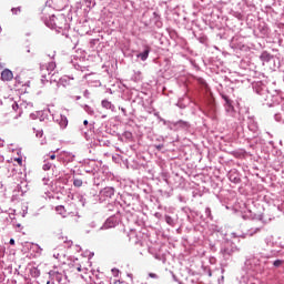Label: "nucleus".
Returning <instances> with one entry per match:
<instances>
[{
	"label": "nucleus",
	"instance_id": "obj_1",
	"mask_svg": "<svg viewBox=\"0 0 284 284\" xmlns=\"http://www.w3.org/2000/svg\"><path fill=\"white\" fill-rule=\"evenodd\" d=\"M270 221H272V217L267 220L265 219L264 214L255 215L253 217V225H256V223L257 225L248 229L245 233V236H254V234H258V232H261V230H263V227H265V224L270 223Z\"/></svg>",
	"mask_w": 284,
	"mask_h": 284
},
{
	"label": "nucleus",
	"instance_id": "obj_2",
	"mask_svg": "<svg viewBox=\"0 0 284 284\" xmlns=\"http://www.w3.org/2000/svg\"><path fill=\"white\" fill-rule=\"evenodd\" d=\"M163 125H166V128L169 130H172L173 132H179V130H190V122L187 121H176V122H172V121H166V120H162Z\"/></svg>",
	"mask_w": 284,
	"mask_h": 284
},
{
	"label": "nucleus",
	"instance_id": "obj_3",
	"mask_svg": "<svg viewBox=\"0 0 284 284\" xmlns=\"http://www.w3.org/2000/svg\"><path fill=\"white\" fill-rule=\"evenodd\" d=\"M252 88L255 94H258L267 101L270 99V91L267 90V85L263 81H257L252 83Z\"/></svg>",
	"mask_w": 284,
	"mask_h": 284
},
{
	"label": "nucleus",
	"instance_id": "obj_4",
	"mask_svg": "<svg viewBox=\"0 0 284 284\" xmlns=\"http://www.w3.org/2000/svg\"><path fill=\"white\" fill-rule=\"evenodd\" d=\"M222 99L225 101L224 109L227 114V116H232L233 119H236V110L234 109V105L232 104V100L225 94H222Z\"/></svg>",
	"mask_w": 284,
	"mask_h": 284
},
{
	"label": "nucleus",
	"instance_id": "obj_5",
	"mask_svg": "<svg viewBox=\"0 0 284 284\" xmlns=\"http://www.w3.org/2000/svg\"><path fill=\"white\" fill-rule=\"evenodd\" d=\"M65 16H52L51 22L53 23L54 28H59V30H63L65 26Z\"/></svg>",
	"mask_w": 284,
	"mask_h": 284
},
{
	"label": "nucleus",
	"instance_id": "obj_6",
	"mask_svg": "<svg viewBox=\"0 0 284 284\" xmlns=\"http://www.w3.org/2000/svg\"><path fill=\"white\" fill-rule=\"evenodd\" d=\"M224 258H230L236 252V245L234 244H226L222 250H221Z\"/></svg>",
	"mask_w": 284,
	"mask_h": 284
},
{
	"label": "nucleus",
	"instance_id": "obj_7",
	"mask_svg": "<svg viewBox=\"0 0 284 284\" xmlns=\"http://www.w3.org/2000/svg\"><path fill=\"white\" fill-rule=\"evenodd\" d=\"M246 123L250 132H253V134H256V132H258V123L256 122L254 116H248Z\"/></svg>",
	"mask_w": 284,
	"mask_h": 284
},
{
	"label": "nucleus",
	"instance_id": "obj_8",
	"mask_svg": "<svg viewBox=\"0 0 284 284\" xmlns=\"http://www.w3.org/2000/svg\"><path fill=\"white\" fill-rule=\"evenodd\" d=\"M229 180L231 183H235V185H239L241 183V174H239V171L236 170H231L229 172Z\"/></svg>",
	"mask_w": 284,
	"mask_h": 284
},
{
	"label": "nucleus",
	"instance_id": "obj_9",
	"mask_svg": "<svg viewBox=\"0 0 284 284\" xmlns=\"http://www.w3.org/2000/svg\"><path fill=\"white\" fill-rule=\"evenodd\" d=\"M14 79V73L10 69H4L1 72V81H12Z\"/></svg>",
	"mask_w": 284,
	"mask_h": 284
},
{
	"label": "nucleus",
	"instance_id": "obj_10",
	"mask_svg": "<svg viewBox=\"0 0 284 284\" xmlns=\"http://www.w3.org/2000/svg\"><path fill=\"white\" fill-rule=\"evenodd\" d=\"M260 59L263 63H270V61L274 59V55L267 51H263L262 54L260 55Z\"/></svg>",
	"mask_w": 284,
	"mask_h": 284
},
{
	"label": "nucleus",
	"instance_id": "obj_11",
	"mask_svg": "<svg viewBox=\"0 0 284 284\" xmlns=\"http://www.w3.org/2000/svg\"><path fill=\"white\" fill-rule=\"evenodd\" d=\"M165 223H168V225H170L171 227H174L176 225V222L170 215H165Z\"/></svg>",
	"mask_w": 284,
	"mask_h": 284
},
{
	"label": "nucleus",
	"instance_id": "obj_12",
	"mask_svg": "<svg viewBox=\"0 0 284 284\" xmlns=\"http://www.w3.org/2000/svg\"><path fill=\"white\" fill-rule=\"evenodd\" d=\"M115 223L113 219H108L106 222L104 223V229L108 230L110 227H114Z\"/></svg>",
	"mask_w": 284,
	"mask_h": 284
},
{
	"label": "nucleus",
	"instance_id": "obj_13",
	"mask_svg": "<svg viewBox=\"0 0 284 284\" xmlns=\"http://www.w3.org/2000/svg\"><path fill=\"white\" fill-rule=\"evenodd\" d=\"M55 69H57V63H54V62H49V63L47 64V70H48V72H49V74H50V72H54Z\"/></svg>",
	"mask_w": 284,
	"mask_h": 284
},
{
	"label": "nucleus",
	"instance_id": "obj_14",
	"mask_svg": "<svg viewBox=\"0 0 284 284\" xmlns=\"http://www.w3.org/2000/svg\"><path fill=\"white\" fill-rule=\"evenodd\" d=\"M102 108H105V110H112V102H110L108 100H103Z\"/></svg>",
	"mask_w": 284,
	"mask_h": 284
},
{
	"label": "nucleus",
	"instance_id": "obj_15",
	"mask_svg": "<svg viewBox=\"0 0 284 284\" xmlns=\"http://www.w3.org/2000/svg\"><path fill=\"white\" fill-rule=\"evenodd\" d=\"M74 187H81L83 185V180L81 179H74L73 180Z\"/></svg>",
	"mask_w": 284,
	"mask_h": 284
},
{
	"label": "nucleus",
	"instance_id": "obj_16",
	"mask_svg": "<svg viewBox=\"0 0 284 284\" xmlns=\"http://www.w3.org/2000/svg\"><path fill=\"white\" fill-rule=\"evenodd\" d=\"M284 261L283 260H275L273 262V266L278 268V267H283Z\"/></svg>",
	"mask_w": 284,
	"mask_h": 284
},
{
	"label": "nucleus",
	"instance_id": "obj_17",
	"mask_svg": "<svg viewBox=\"0 0 284 284\" xmlns=\"http://www.w3.org/2000/svg\"><path fill=\"white\" fill-rule=\"evenodd\" d=\"M55 211L58 212V214L63 215V214H65V206L59 205L55 207Z\"/></svg>",
	"mask_w": 284,
	"mask_h": 284
},
{
	"label": "nucleus",
	"instance_id": "obj_18",
	"mask_svg": "<svg viewBox=\"0 0 284 284\" xmlns=\"http://www.w3.org/2000/svg\"><path fill=\"white\" fill-rule=\"evenodd\" d=\"M150 57V47H145L143 51V61Z\"/></svg>",
	"mask_w": 284,
	"mask_h": 284
},
{
	"label": "nucleus",
	"instance_id": "obj_19",
	"mask_svg": "<svg viewBox=\"0 0 284 284\" xmlns=\"http://www.w3.org/2000/svg\"><path fill=\"white\" fill-rule=\"evenodd\" d=\"M152 22L155 23L156 28H162V26H163V22H161L158 17H155V18L151 21V23H152Z\"/></svg>",
	"mask_w": 284,
	"mask_h": 284
},
{
	"label": "nucleus",
	"instance_id": "obj_20",
	"mask_svg": "<svg viewBox=\"0 0 284 284\" xmlns=\"http://www.w3.org/2000/svg\"><path fill=\"white\" fill-rule=\"evenodd\" d=\"M205 216H206V219H211L212 220V209H210V207L205 209Z\"/></svg>",
	"mask_w": 284,
	"mask_h": 284
},
{
	"label": "nucleus",
	"instance_id": "obj_21",
	"mask_svg": "<svg viewBox=\"0 0 284 284\" xmlns=\"http://www.w3.org/2000/svg\"><path fill=\"white\" fill-rule=\"evenodd\" d=\"M16 82L18 83V85H23V81L21 80V75H17L14 78Z\"/></svg>",
	"mask_w": 284,
	"mask_h": 284
},
{
	"label": "nucleus",
	"instance_id": "obj_22",
	"mask_svg": "<svg viewBox=\"0 0 284 284\" xmlns=\"http://www.w3.org/2000/svg\"><path fill=\"white\" fill-rule=\"evenodd\" d=\"M149 278L159 280V274H156V273H149Z\"/></svg>",
	"mask_w": 284,
	"mask_h": 284
},
{
	"label": "nucleus",
	"instance_id": "obj_23",
	"mask_svg": "<svg viewBox=\"0 0 284 284\" xmlns=\"http://www.w3.org/2000/svg\"><path fill=\"white\" fill-rule=\"evenodd\" d=\"M14 161L20 165H23V159L22 158H16Z\"/></svg>",
	"mask_w": 284,
	"mask_h": 284
},
{
	"label": "nucleus",
	"instance_id": "obj_24",
	"mask_svg": "<svg viewBox=\"0 0 284 284\" xmlns=\"http://www.w3.org/2000/svg\"><path fill=\"white\" fill-rule=\"evenodd\" d=\"M51 168H52V164H50V163H47L43 165V170H45V171L50 170Z\"/></svg>",
	"mask_w": 284,
	"mask_h": 284
},
{
	"label": "nucleus",
	"instance_id": "obj_25",
	"mask_svg": "<svg viewBox=\"0 0 284 284\" xmlns=\"http://www.w3.org/2000/svg\"><path fill=\"white\" fill-rule=\"evenodd\" d=\"M274 119H275V121H281V119H282V116H281V114L280 113H276L275 115H274Z\"/></svg>",
	"mask_w": 284,
	"mask_h": 284
},
{
	"label": "nucleus",
	"instance_id": "obj_26",
	"mask_svg": "<svg viewBox=\"0 0 284 284\" xmlns=\"http://www.w3.org/2000/svg\"><path fill=\"white\" fill-rule=\"evenodd\" d=\"M155 148L156 150H163V144H156Z\"/></svg>",
	"mask_w": 284,
	"mask_h": 284
},
{
	"label": "nucleus",
	"instance_id": "obj_27",
	"mask_svg": "<svg viewBox=\"0 0 284 284\" xmlns=\"http://www.w3.org/2000/svg\"><path fill=\"white\" fill-rule=\"evenodd\" d=\"M50 159H51V161H54L57 159V155L55 154H51Z\"/></svg>",
	"mask_w": 284,
	"mask_h": 284
},
{
	"label": "nucleus",
	"instance_id": "obj_28",
	"mask_svg": "<svg viewBox=\"0 0 284 284\" xmlns=\"http://www.w3.org/2000/svg\"><path fill=\"white\" fill-rule=\"evenodd\" d=\"M9 243H10V245H14V239H11V240L9 241Z\"/></svg>",
	"mask_w": 284,
	"mask_h": 284
},
{
	"label": "nucleus",
	"instance_id": "obj_29",
	"mask_svg": "<svg viewBox=\"0 0 284 284\" xmlns=\"http://www.w3.org/2000/svg\"><path fill=\"white\" fill-rule=\"evenodd\" d=\"M77 270H78V272H81V271H82L81 266H78Z\"/></svg>",
	"mask_w": 284,
	"mask_h": 284
},
{
	"label": "nucleus",
	"instance_id": "obj_30",
	"mask_svg": "<svg viewBox=\"0 0 284 284\" xmlns=\"http://www.w3.org/2000/svg\"><path fill=\"white\" fill-rule=\"evenodd\" d=\"M83 124H84V125H88V120H84V121H83Z\"/></svg>",
	"mask_w": 284,
	"mask_h": 284
},
{
	"label": "nucleus",
	"instance_id": "obj_31",
	"mask_svg": "<svg viewBox=\"0 0 284 284\" xmlns=\"http://www.w3.org/2000/svg\"><path fill=\"white\" fill-rule=\"evenodd\" d=\"M138 57H141L143 59V53H140Z\"/></svg>",
	"mask_w": 284,
	"mask_h": 284
},
{
	"label": "nucleus",
	"instance_id": "obj_32",
	"mask_svg": "<svg viewBox=\"0 0 284 284\" xmlns=\"http://www.w3.org/2000/svg\"><path fill=\"white\" fill-rule=\"evenodd\" d=\"M69 245H72V242H69Z\"/></svg>",
	"mask_w": 284,
	"mask_h": 284
}]
</instances>
